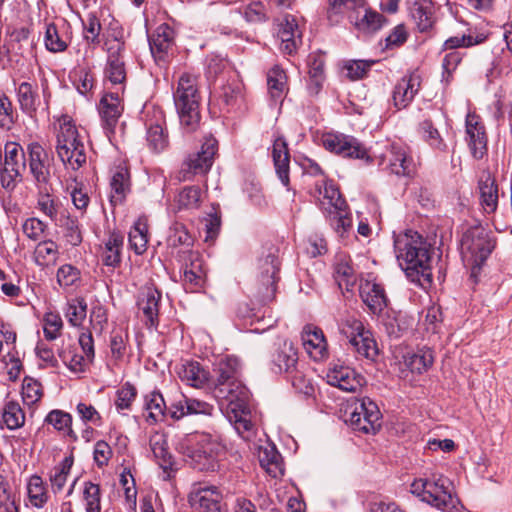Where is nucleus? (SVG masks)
Wrapping results in <instances>:
<instances>
[{"instance_id":"obj_35","label":"nucleus","mask_w":512,"mask_h":512,"mask_svg":"<svg viewBox=\"0 0 512 512\" xmlns=\"http://www.w3.org/2000/svg\"><path fill=\"white\" fill-rule=\"evenodd\" d=\"M434 356L430 349H421L417 352H408L403 355L405 367L412 373L422 374L433 364Z\"/></svg>"},{"instance_id":"obj_28","label":"nucleus","mask_w":512,"mask_h":512,"mask_svg":"<svg viewBox=\"0 0 512 512\" xmlns=\"http://www.w3.org/2000/svg\"><path fill=\"white\" fill-rule=\"evenodd\" d=\"M360 296L373 314H380L387 306V297L383 287L370 280L360 285Z\"/></svg>"},{"instance_id":"obj_37","label":"nucleus","mask_w":512,"mask_h":512,"mask_svg":"<svg viewBox=\"0 0 512 512\" xmlns=\"http://www.w3.org/2000/svg\"><path fill=\"white\" fill-rule=\"evenodd\" d=\"M178 374L183 382L195 388H201L208 380V372L198 362L183 364Z\"/></svg>"},{"instance_id":"obj_29","label":"nucleus","mask_w":512,"mask_h":512,"mask_svg":"<svg viewBox=\"0 0 512 512\" xmlns=\"http://www.w3.org/2000/svg\"><path fill=\"white\" fill-rule=\"evenodd\" d=\"M122 112L123 105L118 93H107L101 98L99 113L106 129L113 131Z\"/></svg>"},{"instance_id":"obj_17","label":"nucleus","mask_w":512,"mask_h":512,"mask_svg":"<svg viewBox=\"0 0 512 512\" xmlns=\"http://www.w3.org/2000/svg\"><path fill=\"white\" fill-rule=\"evenodd\" d=\"M29 171L38 186L50 180V160L46 150L38 142L27 145Z\"/></svg>"},{"instance_id":"obj_30","label":"nucleus","mask_w":512,"mask_h":512,"mask_svg":"<svg viewBox=\"0 0 512 512\" xmlns=\"http://www.w3.org/2000/svg\"><path fill=\"white\" fill-rule=\"evenodd\" d=\"M130 174L126 167L118 166L112 171L110 180V202L116 206L121 204L130 192Z\"/></svg>"},{"instance_id":"obj_26","label":"nucleus","mask_w":512,"mask_h":512,"mask_svg":"<svg viewBox=\"0 0 512 512\" xmlns=\"http://www.w3.org/2000/svg\"><path fill=\"white\" fill-rule=\"evenodd\" d=\"M175 32L166 23L159 25L149 37L151 53L156 61L164 60L174 46Z\"/></svg>"},{"instance_id":"obj_7","label":"nucleus","mask_w":512,"mask_h":512,"mask_svg":"<svg viewBox=\"0 0 512 512\" xmlns=\"http://www.w3.org/2000/svg\"><path fill=\"white\" fill-rule=\"evenodd\" d=\"M104 37V48L107 52L105 78L114 85H121L126 80L123 31L119 27H111Z\"/></svg>"},{"instance_id":"obj_3","label":"nucleus","mask_w":512,"mask_h":512,"mask_svg":"<svg viewBox=\"0 0 512 512\" xmlns=\"http://www.w3.org/2000/svg\"><path fill=\"white\" fill-rule=\"evenodd\" d=\"M56 138V153L65 168L73 171L81 168L87 158L84 137L69 116L59 119Z\"/></svg>"},{"instance_id":"obj_55","label":"nucleus","mask_w":512,"mask_h":512,"mask_svg":"<svg viewBox=\"0 0 512 512\" xmlns=\"http://www.w3.org/2000/svg\"><path fill=\"white\" fill-rule=\"evenodd\" d=\"M487 39V35L484 33H477L476 35H462V36H453L448 38L444 44V50H454L460 47H471L474 45L481 44L485 42Z\"/></svg>"},{"instance_id":"obj_47","label":"nucleus","mask_w":512,"mask_h":512,"mask_svg":"<svg viewBox=\"0 0 512 512\" xmlns=\"http://www.w3.org/2000/svg\"><path fill=\"white\" fill-rule=\"evenodd\" d=\"M241 97V85L237 81L223 85L217 95L220 108L227 112L238 103Z\"/></svg>"},{"instance_id":"obj_53","label":"nucleus","mask_w":512,"mask_h":512,"mask_svg":"<svg viewBox=\"0 0 512 512\" xmlns=\"http://www.w3.org/2000/svg\"><path fill=\"white\" fill-rule=\"evenodd\" d=\"M310 89H314L317 93L324 80L325 61L322 55L311 54L308 58Z\"/></svg>"},{"instance_id":"obj_34","label":"nucleus","mask_w":512,"mask_h":512,"mask_svg":"<svg viewBox=\"0 0 512 512\" xmlns=\"http://www.w3.org/2000/svg\"><path fill=\"white\" fill-rule=\"evenodd\" d=\"M240 363L236 357L226 356L221 358L215 367V386L239 381Z\"/></svg>"},{"instance_id":"obj_40","label":"nucleus","mask_w":512,"mask_h":512,"mask_svg":"<svg viewBox=\"0 0 512 512\" xmlns=\"http://www.w3.org/2000/svg\"><path fill=\"white\" fill-rule=\"evenodd\" d=\"M319 193L322 195L320 205L325 214L341 210L342 207L347 206L339 190L332 183L326 182L323 190L320 189Z\"/></svg>"},{"instance_id":"obj_5","label":"nucleus","mask_w":512,"mask_h":512,"mask_svg":"<svg viewBox=\"0 0 512 512\" xmlns=\"http://www.w3.org/2000/svg\"><path fill=\"white\" fill-rule=\"evenodd\" d=\"M176 449L187 461L190 460L191 464L202 470L210 463H215V458L222 447L211 435L196 433L180 440Z\"/></svg>"},{"instance_id":"obj_48","label":"nucleus","mask_w":512,"mask_h":512,"mask_svg":"<svg viewBox=\"0 0 512 512\" xmlns=\"http://www.w3.org/2000/svg\"><path fill=\"white\" fill-rule=\"evenodd\" d=\"M149 444L155 458L159 462V465L164 469L168 468L172 462L165 434L159 432L152 434Z\"/></svg>"},{"instance_id":"obj_11","label":"nucleus","mask_w":512,"mask_h":512,"mask_svg":"<svg viewBox=\"0 0 512 512\" xmlns=\"http://www.w3.org/2000/svg\"><path fill=\"white\" fill-rule=\"evenodd\" d=\"M339 330L348 340L355 352L367 359L374 360L378 355V347L376 341L372 337V333L366 330L363 323L349 316L339 324Z\"/></svg>"},{"instance_id":"obj_2","label":"nucleus","mask_w":512,"mask_h":512,"mask_svg":"<svg viewBox=\"0 0 512 512\" xmlns=\"http://www.w3.org/2000/svg\"><path fill=\"white\" fill-rule=\"evenodd\" d=\"M174 104L179 116L180 125L185 133H193L200 125V93L197 77L183 73L173 93Z\"/></svg>"},{"instance_id":"obj_4","label":"nucleus","mask_w":512,"mask_h":512,"mask_svg":"<svg viewBox=\"0 0 512 512\" xmlns=\"http://www.w3.org/2000/svg\"><path fill=\"white\" fill-rule=\"evenodd\" d=\"M449 480L433 474L430 478L415 479L410 485V491L421 501L442 512H458V499L449 489Z\"/></svg>"},{"instance_id":"obj_20","label":"nucleus","mask_w":512,"mask_h":512,"mask_svg":"<svg viewBox=\"0 0 512 512\" xmlns=\"http://www.w3.org/2000/svg\"><path fill=\"white\" fill-rule=\"evenodd\" d=\"M276 22L277 36L281 40V50L286 54L294 53L302 40L297 19L291 14H285Z\"/></svg>"},{"instance_id":"obj_21","label":"nucleus","mask_w":512,"mask_h":512,"mask_svg":"<svg viewBox=\"0 0 512 512\" xmlns=\"http://www.w3.org/2000/svg\"><path fill=\"white\" fill-rule=\"evenodd\" d=\"M387 160V168L397 176H410L416 170V165L408 153V148L393 143L383 156Z\"/></svg>"},{"instance_id":"obj_58","label":"nucleus","mask_w":512,"mask_h":512,"mask_svg":"<svg viewBox=\"0 0 512 512\" xmlns=\"http://www.w3.org/2000/svg\"><path fill=\"white\" fill-rule=\"evenodd\" d=\"M201 191L197 186L184 187L176 197V203L179 209L197 208L200 203Z\"/></svg>"},{"instance_id":"obj_38","label":"nucleus","mask_w":512,"mask_h":512,"mask_svg":"<svg viewBox=\"0 0 512 512\" xmlns=\"http://www.w3.org/2000/svg\"><path fill=\"white\" fill-rule=\"evenodd\" d=\"M123 245V237L112 233L102 248L101 259L104 265L116 267L121 262V248Z\"/></svg>"},{"instance_id":"obj_43","label":"nucleus","mask_w":512,"mask_h":512,"mask_svg":"<svg viewBox=\"0 0 512 512\" xmlns=\"http://www.w3.org/2000/svg\"><path fill=\"white\" fill-rule=\"evenodd\" d=\"M146 141L148 148L154 153L164 151L169 145L166 129L160 124H150L147 128Z\"/></svg>"},{"instance_id":"obj_64","label":"nucleus","mask_w":512,"mask_h":512,"mask_svg":"<svg viewBox=\"0 0 512 512\" xmlns=\"http://www.w3.org/2000/svg\"><path fill=\"white\" fill-rule=\"evenodd\" d=\"M0 512H19L6 478L0 474Z\"/></svg>"},{"instance_id":"obj_52","label":"nucleus","mask_w":512,"mask_h":512,"mask_svg":"<svg viewBox=\"0 0 512 512\" xmlns=\"http://www.w3.org/2000/svg\"><path fill=\"white\" fill-rule=\"evenodd\" d=\"M326 217L335 230V232L343 237L352 228V217L348 207H342L332 213H327Z\"/></svg>"},{"instance_id":"obj_27","label":"nucleus","mask_w":512,"mask_h":512,"mask_svg":"<svg viewBox=\"0 0 512 512\" xmlns=\"http://www.w3.org/2000/svg\"><path fill=\"white\" fill-rule=\"evenodd\" d=\"M302 344L305 351L314 360H321L327 353V342L323 331L314 326H306L302 332Z\"/></svg>"},{"instance_id":"obj_15","label":"nucleus","mask_w":512,"mask_h":512,"mask_svg":"<svg viewBox=\"0 0 512 512\" xmlns=\"http://www.w3.org/2000/svg\"><path fill=\"white\" fill-rule=\"evenodd\" d=\"M298 363V352L292 341L279 339L269 355V368L275 374L293 373Z\"/></svg>"},{"instance_id":"obj_19","label":"nucleus","mask_w":512,"mask_h":512,"mask_svg":"<svg viewBox=\"0 0 512 512\" xmlns=\"http://www.w3.org/2000/svg\"><path fill=\"white\" fill-rule=\"evenodd\" d=\"M221 500L222 494L216 486L199 484L189 494L191 506L202 512H222Z\"/></svg>"},{"instance_id":"obj_57","label":"nucleus","mask_w":512,"mask_h":512,"mask_svg":"<svg viewBox=\"0 0 512 512\" xmlns=\"http://www.w3.org/2000/svg\"><path fill=\"white\" fill-rule=\"evenodd\" d=\"M45 47L53 53H60L67 49V41L60 35L55 24L50 23L46 26L44 37Z\"/></svg>"},{"instance_id":"obj_33","label":"nucleus","mask_w":512,"mask_h":512,"mask_svg":"<svg viewBox=\"0 0 512 512\" xmlns=\"http://www.w3.org/2000/svg\"><path fill=\"white\" fill-rule=\"evenodd\" d=\"M260 465L273 478L284 474L282 458L275 446H261L258 452Z\"/></svg>"},{"instance_id":"obj_50","label":"nucleus","mask_w":512,"mask_h":512,"mask_svg":"<svg viewBox=\"0 0 512 512\" xmlns=\"http://www.w3.org/2000/svg\"><path fill=\"white\" fill-rule=\"evenodd\" d=\"M87 315V303L84 298L70 300L65 308V317L75 327L81 326Z\"/></svg>"},{"instance_id":"obj_9","label":"nucleus","mask_w":512,"mask_h":512,"mask_svg":"<svg viewBox=\"0 0 512 512\" xmlns=\"http://www.w3.org/2000/svg\"><path fill=\"white\" fill-rule=\"evenodd\" d=\"M345 422L355 431L375 434L381 427V413L372 400L362 398L346 409Z\"/></svg>"},{"instance_id":"obj_8","label":"nucleus","mask_w":512,"mask_h":512,"mask_svg":"<svg viewBox=\"0 0 512 512\" xmlns=\"http://www.w3.org/2000/svg\"><path fill=\"white\" fill-rule=\"evenodd\" d=\"M26 171V153L23 147L14 141H7L4 145V158L1 165V187L12 192L23 181Z\"/></svg>"},{"instance_id":"obj_56","label":"nucleus","mask_w":512,"mask_h":512,"mask_svg":"<svg viewBox=\"0 0 512 512\" xmlns=\"http://www.w3.org/2000/svg\"><path fill=\"white\" fill-rule=\"evenodd\" d=\"M21 394L25 404L29 406L34 405L42 398V385L38 380L32 377H25L22 383Z\"/></svg>"},{"instance_id":"obj_41","label":"nucleus","mask_w":512,"mask_h":512,"mask_svg":"<svg viewBox=\"0 0 512 512\" xmlns=\"http://www.w3.org/2000/svg\"><path fill=\"white\" fill-rule=\"evenodd\" d=\"M59 247L53 240L41 241L34 250V261L38 266L54 265L59 257Z\"/></svg>"},{"instance_id":"obj_59","label":"nucleus","mask_w":512,"mask_h":512,"mask_svg":"<svg viewBox=\"0 0 512 512\" xmlns=\"http://www.w3.org/2000/svg\"><path fill=\"white\" fill-rule=\"evenodd\" d=\"M410 13L420 31H427L433 26L432 12L428 7L414 3L410 9Z\"/></svg>"},{"instance_id":"obj_14","label":"nucleus","mask_w":512,"mask_h":512,"mask_svg":"<svg viewBox=\"0 0 512 512\" xmlns=\"http://www.w3.org/2000/svg\"><path fill=\"white\" fill-rule=\"evenodd\" d=\"M323 147L345 158L369 159L367 149L355 137L340 133H325L321 137Z\"/></svg>"},{"instance_id":"obj_6","label":"nucleus","mask_w":512,"mask_h":512,"mask_svg":"<svg viewBox=\"0 0 512 512\" xmlns=\"http://www.w3.org/2000/svg\"><path fill=\"white\" fill-rule=\"evenodd\" d=\"M494 247L495 242L481 226L471 227L461 239L462 258L472 266L473 271L481 267Z\"/></svg>"},{"instance_id":"obj_31","label":"nucleus","mask_w":512,"mask_h":512,"mask_svg":"<svg viewBox=\"0 0 512 512\" xmlns=\"http://www.w3.org/2000/svg\"><path fill=\"white\" fill-rule=\"evenodd\" d=\"M160 299L161 293L152 286H146L141 292L138 306L150 325H154L158 319Z\"/></svg>"},{"instance_id":"obj_63","label":"nucleus","mask_w":512,"mask_h":512,"mask_svg":"<svg viewBox=\"0 0 512 512\" xmlns=\"http://www.w3.org/2000/svg\"><path fill=\"white\" fill-rule=\"evenodd\" d=\"M249 412L248 410L245 413L231 412V414H227L229 421L234 424V428L238 434L247 440L250 438L253 428V424L248 418Z\"/></svg>"},{"instance_id":"obj_46","label":"nucleus","mask_w":512,"mask_h":512,"mask_svg":"<svg viewBox=\"0 0 512 512\" xmlns=\"http://www.w3.org/2000/svg\"><path fill=\"white\" fill-rule=\"evenodd\" d=\"M18 119V114L11 99L0 91V130L11 131Z\"/></svg>"},{"instance_id":"obj_23","label":"nucleus","mask_w":512,"mask_h":512,"mask_svg":"<svg viewBox=\"0 0 512 512\" xmlns=\"http://www.w3.org/2000/svg\"><path fill=\"white\" fill-rule=\"evenodd\" d=\"M479 200L483 211L492 214L497 210L499 189L495 177L489 170L482 171L478 180Z\"/></svg>"},{"instance_id":"obj_60","label":"nucleus","mask_w":512,"mask_h":512,"mask_svg":"<svg viewBox=\"0 0 512 512\" xmlns=\"http://www.w3.org/2000/svg\"><path fill=\"white\" fill-rule=\"evenodd\" d=\"M45 422L52 425L57 431L67 434L72 433V417L69 413L62 410H52L46 416Z\"/></svg>"},{"instance_id":"obj_51","label":"nucleus","mask_w":512,"mask_h":512,"mask_svg":"<svg viewBox=\"0 0 512 512\" xmlns=\"http://www.w3.org/2000/svg\"><path fill=\"white\" fill-rule=\"evenodd\" d=\"M27 490L30 503L36 508H42L48 500V494L42 478L38 475L31 476Z\"/></svg>"},{"instance_id":"obj_25","label":"nucleus","mask_w":512,"mask_h":512,"mask_svg":"<svg viewBox=\"0 0 512 512\" xmlns=\"http://www.w3.org/2000/svg\"><path fill=\"white\" fill-rule=\"evenodd\" d=\"M467 141L473 156L481 159L486 151V134L484 125L480 117L474 113H469L466 117Z\"/></svg>"},{"instance_id":"obj_13","label":"nucleus","mask_w":512,"mask_h":512,"mask_svg":"<svg viewBox=\"0 0 512 512\" xmlns=\"http://www.w3.org/2000/svg\"><path fill=\"white\" fill-rule=\"evenodd\" d=\"M213 394L227 414L248 411L250 392L240 380L214 386Z\"/></svg>"},{"instance_id":"obj_39","label":"nucleus","mask_w":512,"mask_h":512,"mask_svg":"<svg viewBox=\"0 0 512 512\" xmlns=\"http://www.w3.org/2000/svg\"><path fill=\"white\" fill-rule=\"evenodd\" d=\"M148 244V224L144 217L139 218L129 232V245L138 255L143 254Z\"/></svg>"},{"instance_id":"obj_18","label":"nucleus","mask_w":512,"mask_h":512,"mask_svg":"<svg viewBox=\"0 0 512 512\" xmlns=\"http://www.w3.org/2000/svg\"><path fill=\"white\" fill-rule=\"evenodd\" d=\"M421 83L422 77L417 70L405 74L393 89L392 99L394 106L398 110L408 107L419 92Z\"/></svg>"},{"instance_id":"obj_16","label":"nucleus","mask_w":512,"mask_h":512,"mask_svg":"<svg viewBox=\"0 0 512 512\" xmlns=\"http://www.w3.org/2000/svg\"><path fill=\"white\" fill-rule=\"evenodd\" d=\"M348 19L355 29L363 34L370 35L380 30L386 19L379 12L367 6L366 1L348 13Z\"/></svg>"},{"instance_id":"obj_22","label":"nucleus","mask_w":512,"mask_h":512,"mask_svg":"<svg viewBox=\"0 0 512 512\" xmlns=\"http://www.w3.org/2000/svg\"><path fill=\"white\" fill-rule=\"evenodd\" d=\"M279 262L276 251L271 249L257 261V279L266 288L267 295L275 292V285L278 280Z\"/></svg>"},{"instance_id":"obj_24","label":"nucleus","mask_w":512,"mask_h":512,"mask_svg":"<svg viewBox=\"0 0 512 512\" xmlns=\"http://www.w3.org/2000/svg\"><path fill=\"white\" fill-rule=\"evenodd\" d=\"M327 382L343 391L356 392L362 387L364 378L350 367L335 366L327 373Z\"/></svg>"},{"instance_id":"obj_42","label":"nucleus","mask_w":512,"mask_h":512,"mask_svg":"<svg viewBox=\"0 0 512 512\" xmlns=\"http://www.w3.org/2000/svg\"><path fill=\"white\" fill-rule=\"evenodd\" d=\"M268 92L275 101L281 99L287 90V76L282 68L274 66L267 74Z\"/></svg>"},{"instance_id":"obj_1","label":"nucleus","mask_w":512,"mask_h":512,"mask_svg":"<svg viewBox=\"0 0 512 512\" xmlns=\"http://www.w3.org/2000/svg\"><path fill=\"white\" fill-rule=\"evenodd\" d=\"M394 249L400 266L406 271L415 272L431 282V248L418 233L408 230L394 239Z\"/></svg>"},{"instance_id":"obj_12","label":"nucleus","mask_w":512,"mask_h":512,"mask_svg":"<svg viewBox=\"0 0 512 512\" xmlns=\"http://www.w3.org/2000/svg\"><path fill=\"white\" fill-rule=\"evenodd\" d=\"M218 149V142L212 136H207L197 153L189 155L179 171V179L190 181L196 175L206 174L212 167L214 156Z\"/></svg>"},{"instance_id":"obj_62","label":"nucleus","mask_w":512,"mask_h":512,"mask_svg":"<svg viewBox=\"0 0 512 512\" xmlns=\"http://www.w3.org/2000/svg\"><path fill=\"white\" fill-rule=\"evenodd\" d=\"M87 512H101L100 487L92 482H86L83 491Z\"/></svg>"},{"instance_id":"obj_61","label":"nucleus","mask_w":512,"mask_h":512,"mask_svg":"<svg viewBox=\"0 0 512 512\" xmlns=\"http://www.w3.org/2000/svg\"><path fill=\"white\" fill-rule=\"evenodd\" d=\"M420 129L424 140L434 149L444 151L446 144L444 143L439 131L434 127L431 120H424L420 124Z\"/></svg>"},{"instance_id":"obj_36","label":"nucleus","mask_w":512,"mask_h":512,"mask_svg":"<svg viewBox=\"0 0 512 512\" xmlns=\"http://www.w3.org/2000/svg\"><path fill=\"white\" fill-rule=\"evenodd\" d=\"M37 208L54 223L67 212L60 198L48 192L39 193Z\"/></svg>"},{"instance_id":"obj_32","label":"nucleus","mask_w":512,"mask_h":512,"mask_svg":"<svg viewBox=\"0 0 512 512\" xmlns=\"http://www.w3.org/2000/svg\"><path fill=\"white\" fill-rule=\"evenodd\" d=\"M272 157L279 179L283 185L288 186L290 156L287 144L282 138H278L274 141Z\"/></svg>"},{"instance_id":"obj_44","label":"nucleus","mask_w":512,"mask_h":512,"mask_svg":"<svg viewBox=\"0 0 512 512\" xmlns=\"http://www.w3.org/2000/svg\"><path fill=\"white\" fill-rule=\"evenodd\" d=\"M146 419L150 423H156L163 419L167 410L164 398L161 393L153 391L145 397Z\"/></svg>"},{"instance_id":"obj_10","label":"nucleus","mask_w":512,"mask_h":512,"mask_svg":"<svg viewBox=\"0 0 512 512\" xmlns=\"http://www.w3.org/2000/svg\"><path fill=\"white\" fill-rule=\"evenodd\" d=\"M15 93L20 110L29 117L49 108L51 91L46 79L41 81V92L36 82L23 81L15 88Z\"/></svg>"},{"instance_id":"obj_54","label":"nucleus","mask_w":512,"mask_h":512,"mask_svg":"<svg viewBox=\"0 0 512 512\" xmlns=\"http://www.w3.org/2000/svg\"><path fill=\"white\" fill-rule=\"evenodd\" d=\"M2 419L8 429L14 430L24 425L25 414L19 403L9 401L5 404Z\"/></svg>"},{"instance_id":"obj_45","label":"nucleus","mask_w":512,"mask_h":512,"mask_svg":"<svg viewBox=\"0 0 512 512\" xmlns=\"http://www.w3.org/2000/svg\"><path fill=\"white\" fill-rule=\"evenodd\" d=\"M55 225L62 228L64 237L70 245L78 246L82 242V233L78 220L71 217L68 211L55 222Z\"/></svg>"},{"instance_id":"obj_49","label":"nucleus","mask_w":512,"mask_h":512,"mask_svg":"<svg viewBox=\"0 0 512 512\" xmlns=\"http://www.w3.org/2000/svg\"><path fill=\"white\" fill-rule=\"evenodd\" d=\"M73 465L71 456L65 457L50 473L51 488L54 493H59L64 488L68 475Z\"/></svg>"}]
</instances>
